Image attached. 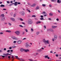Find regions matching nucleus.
I'll return each instance as SVG.
<instances>
[{
    "label": "nucleus",
    "instance_id": "f257e3e1",
    "mask_svg": "<svg viewBox=\"0 0 61 61\" xmlns=\"http://www.w3.org/2000/svg\"><path fill=\"white\" fill-rule=\"evenodd\" d=\"M28 21L26 23L28 24V25H31L33 24V21L30 19L29 18L28 19Z\"/></svg>",
    "mask_w": 61,
    "mask_h": 61
},
{
    "label": "nucleus",
    "instance_id": "f03ea898",
    "mask_svg": "<svg viewBox=\"0 0 61 61\" xmlns=\"http://www.w3.org/2000/svg\"><path fill=\"white\" fill-rule=\"evenodd\" d=\"M43 42L45 45H47V44H49V41L48 40L46 41L45 39H43Z\"/></svg>",
    "mask_w": 61,
    "mask_h": 61
},
{
    "label": "nucleus",
    "instance_id": "7ed1b4c3",
    "mask_svg": "<svg viewBox=\"0 0 61 61\" xmlns=\"http://www.w3.org/2000/svg\"><path fill=\"white\" fill-rule=\"evenodd\" d=\"M0 16L1 17H2L1 18L2 21H4V20H5V18L4 17V14H1Z\"/></svg>",
    "mask_w": 61,
    "mask_h": 61
},
{
    "label": "nucleus",
    "instance_id": "20e7f679",
    "mask_svg": "<svg viewBox=\"0 0 61 61\" xmlns=\"http://www.w3.org/2000/svg\"><path fill=\"white\" fill-rule=\"evenodd\" d=\"M42 50H44V48L43 47L41 48L40 49H38L37 50V51L38 52H40L41 51H42Z\"/></svg>",
    "mask_w": 61,
    "mask_h": 61
},
{
    "label": "nucleus",
    "instance_id": "39448f33",
    "mask_svg": "<svg viewBox=\"0 0 61 61\" xmlns=\"http://www.w3.org/2000/svg\"><path fill=\"white\" fill-rule=\"evenodd\" d=\"M11 38L14 40H18V38H17L14 36H12L11 37Z\"/></svg>",
    "mask_w": 61,
    "mask_h": 61
},
{
    "label": "nucleus",
    "instance_id": "423d86ee",
    "mask_svg": "<svg viewBox=\"0 0 61 61\" xmlns=\"http://www.w3.org/2000/svg\"><path fill=\"white\" fill-rule=\"evenodd\" d=\"M15 33L17 35H19L20 34V32L19 30H17L15 32Z\"/></svg>",
    "mask_w": 61,
    "mask_h": 61
},
{
    "label": "nucleus",
    "instance_id": "0eeeda50",
    "mask_svg": "<svg viewBox=\"0 0 61 61\" xmlns=\"http://www.w3.org/2000/svg\"><path fill=\"white\" fill-rule=\"evenodd\" d=\"M16 59H18V60H20V61H24L25 60H24L22 58H16Z\"/></svg>",
    "mask_w": 61,
    "mask_h": 61
},
{
    "label": "nucleus",
    "instance_id": "6e6552de",
    "mask_svg": "<svg viewBox=\"0 0 61 61\" xmlns=\"http://www.w3.org/2000/svg\"><path fill=\"white\" fill-rule=\"evenodd\" d=\"M57 27V26H52V28L53 29H55V28H56Z\"/></svg>",
    "mask_w": 61,
    "mask_h": 61
},
{
    "label": "nucleus",
    "instance_id": "1a4fd4ad",
    "mask_svg": "<svg viewBox=\"0 0 61 61\" xmlns=\"http://www.w3.org/2000/svg\"><path fill=\"white\" fill-rule=\"evenodd\" d=\"M10 19L11 20V21H15V19L14 18H11Z\"/></svg>",
    "mask_w": 61,
    "mask_h": 61
},
{
    "label": "nucleus",
    "instance_id": "9d476101",
    "mask_svg": "<svg viewBox=\"0 0 61 61\" xmlns=\"http://www.w3.org/2000/svg\"><path fill=\"white\" fill-rule=\"evenodd\" d=\"M54 37L55 40H56V39H57V36L56 35H54Z\"/></svg>",
    "mask_w": 61,
    "mask_h": 61
},
{
    "label": "nucleus",
    "instance_id": "9b49d317",
    "mask_svg": "<svg viewBox=\"0 0 61 61\" xmlns=\"http://www.w3.org/2000/svg\"><path fill=\"white\" fill-rule=\"evenodd\" d=\"M36 5V4L34 3L33 4V5H30L31 7H35V6Z\"/></svg>",
    "mask_w": 61,
    "mask_h": 61
},
{
    "label": "nucleus",
    "instance_id": "f8f14e48",
    "mask_svg": "<svg viewBox=\"0 0 61 61\" xmlns=\"http://www.w3.org/2000/svg\"><path fill=\"white\" fill-rule=\"evenodd\" d=\"M20 50L21 52H24V51L25 49L23 48H21L20 49Z\"/></svg>",
    "mask_w": 61,
    "mask_h": 61
},
{
    "label": "nucleus",
    "instance_id": "ddd939ff",
    "mask_svg": "<svg viewBox=\"0 0 61 61\" xmlns=\"http://www.w3.org/2000/svg\"><path fill=\"white\" fill-rule=\"evenodd\" d=\"M22 43V41H17V43L18 44H20Z\"/></svg>",
    "mask_w": 61,
    "mask_h": 61
},
{
    "label": "nucleus",
    "instance_id": "4468645a",
    "mask_svg": "<svg viewBox=\"0 0 61 61\" xmlns=\"http://www.w3.org/2000/svg\"><path fill=\"white\" fill-rule=\"evenodd\" d=\"M26 47H31V46L30 45H29V44H27L26 46H25Z\"/></svg>",
    "mask_w": 61,
    "mask_h": 61
},
{
    "label": "nucleus",
    "instance_id": "2eb2a0df",
    "mask_svg": "<svg viewBox=\"0 0 61 61\" xmlns=\"http://www.w3.org/2000/svg\"><path fill=\"white\" fill-rule=\"evenodd\" d=\"M24 51L25 52H29V50L28 49L25 50L24 49Z\"/></svg>",
    "mask_w": 61,
    "mask_h": 61
},
{
    "label": "nucleus",
    "instance_id": "dca6fc26",
    "mask_svg": "<svg viewBox=\"0 0 61 61\" xmlns=\"http://www.w3.org/2000/svg\"><path fill=\"white\" fill-rule=\"evenodd\" d=\"M15 3L16 4H18V5H20V4H21V3H20V2H15Z\"/></svg>",
    "mask_w": 61,
    "mask_h": 61
},
{
    "label": "nucleus",
    "instance_id": "f3484780",
    "mask_svg": "<svg viewBox=\"0 0 61 61\" xmlns=\"http://www.w3.org/2000/svg\"><path fill=\"white\" fill-rule=\"evenodd\" d=\"M41 22H40V21H38L36 22V24H40V23H41Z\"/></svg>",
    "mask_w": 61,
    "mask_h": 61
},
{
    "label": "nucleus",
    "instance_id": "a211bd4d",
    "mask_svg": "<svg viewBox=\"0 0 61 61\" xmlns=\"http://www.w3.org/2000/svg\"><path fill=\"white\" fill-rule=\"evenodd\" d=\"M5 5L3 4H1V5H0V7H5Z\"/></svg>",
    "mask_w": 61,
    "mask_h": 61
},
{
    "label": "nucleus",
    "instance_id": "6ab92c4d",
    "mask_svg": "<svg viewBox=\"0 0 61 61\" xmlns=\"http://www.w3.org/2000/svg\"><path fill=\"white\" fill-rule=\"evenodd\" d=\"M5 31L6 32H8V33H11V31L10 30H6Z\"/></svg>",
    "mask_w": 61,
    "mask_h": 61
},
{
    "label": "nucleus",
    "instance_id": "aec40b11",
    "mask_svg": "<svg viewBox=\"0 0 61 61\" xmlns=\"http://www.w3.org/2000/svg\"><path fill=\"white\" fill-rule=\"evenodd\" d=\"M26 11H28L29 13H30L31 12V11H30V10H28V9H26Z\"/></svg>",
    "mask_w": 61,
    "mask_h": 61
},
{
    "label": "nucleus",
    "instance_id": "412c9836",
    "mask_svg": "<svg viewBox=\"0 0 61 61\" xmlns=\"http://www.w3.org/2000/svg\"><path fill=\"white\" fill-rule=\"evenodd\" d=\"M39 9V7L37 6L36 7V10H38Z\"/></svg>",
    "mask_w": 61,
    "mask_h": 61
},
{
    "label": "nucleus",
    "instance_id": "4be33fe9",
    "mask_svg": "<svg viewBox=\"0 0 61 61\" xmlns=\"http://www.w3.org/2000/svg\"><path fill=\"white\" fill-rule=\"evenodd\" d=\"M25 13L23 11H22L21 15H25Z\"/></svg>",
    "mask_w": 61,
    "mask_h": 61
},
{
    "label": "nucleus",
    "instance_id": "5701e85b",
    "mask_svg": "<svg viewBox=\"0 0 61 61\" xmlns=\"http://www.w3.org/2000/svg\"><path fill=\"white\" fill-rule=\"evenodd\" d=\"M57 3H58L60 4L61 2L60 1V0H57Z\"/></svg>",
    "mask_w": 61,
    "mask_h": 61
},
{
    "label": "nucleus",
    "instance_id": "b1692460",
    "mask_svg": "<svg viewBox=\"0 0 61 61\" xmlns=\"http://www.w3.org/2000/svg\"><path fill=\"white\" fill-rule=\"evenodd\" d=\"M49 15H50V16H52L53 15V14L52 13H50L49 14Z\"/></svg>",
    "mask_w": 61,
    "mask_h": 61
},
{
    "label": "nucleus",
    "instance_id": "393cba45",
    "mask_svg": "<svg viewBox=\"0 0 61 61\" xmlns=\"http://www.w3.org/2000/svg\"><path fill=\"white\" fill-rule=\"evenodd\" d=\"M48 57V55L45 56V58H47V57Z\"/></svg>",
    "mask_w": 61,
    "mask_h": 61
},
{
    "label": "nucleus",
    "instance_id": "a878e982",
    "mask_svg": "<svg viewBox=\"0 0 61 61\" xmlns=\"http://www.w3.org/2000/svg\"><path fill=\"white\" fill-rule=\"evenodd\" d=\"M24 30H25V31L26 32H28V30H27V29H25Z\"/></svg>",
    "mask_w": 61,
    "mask_h": 61
},
{
    "label": "nucleus",
    "instance_id": "bb28decb",
    "mask_svg": "<svg viewBox=\"0 0 61 61\" xmlns=\"http://www.w3.org/2000/svg\"><path fill=\"white\" fill-rule=\"evenodd\" d=\"M32 17H36V16L35 15H32Z\"/></svg>",
    "mask_w": 61,
    "mask_h": 61
},
{
    "label": "nucleus",
    "instance_id": "cd10ccee",
    "mask_svg": "<svg viewBox=\"0 0 61 61\" xmlns=\"http://www.w3.org/2000/svg\"><path fill=\"white\" fill-rule=\"evenodd\" d=\"M8 24H9V25L10 26H11V25H12V24L10 22H9Z\"/></svg>",
    "mask_w": 61,
    "mask_h": 61
},
{
    "label": "nucleus",
    "instance_id": "c85d7f7f",
    "mask_svg": "<svg viewBox=\"0 0 61 61\" xmlns=\"http://www.w3.org/2000/svg\"><path fill=\"white\" fill-rule=\"evenodd\" d=\"M36 35H39V32H37L36 33Z\"/></svg>",
    "mask_w": 61,
    "mask_h": 61
},
{
    "label": "nucleus",
    "instance_id": "c756f323",
    "mask_svg": "<svg viewBox=\"0 0 61 61\" xmlns=\"http://www.w3.org/2000/svg\"><path fill=\"white\" fill-rule=\"evenodd\" d=\"M31 32H33L34 31V30L32 28H31Z\"/></svg>",
    "mask_w": 61,
    "mask_h": 61
},
{
    "label": "nucleus",
    "instance_id": "7c9ffc66",
    "mask_svg": "<svg viewBox=\"0 0 61 61\" xmlns=\"http://www.w3.org/2000/svg\"><path fill=\"white\" fill-rule=\"evenodd\" d=\"M42 5L44 7H45V6H46V5L45 4H42Z\"/></svg>",
    "mask_w": 61,
    "mask_h": 61
},
{
    "label": "nucleus",
    "instance_id": "2f4dec72",
    "mask_svg": "<svg viewBox=\"0 0 61 61\" xmlns=\"http://www.w3.org/2000/svg\"><path fill=\"white\" fill-rule=\"evenodd\" d=\"M15 4L14 3H12V4H10L9 5V6H11L12 5H13V4Z\"/></svg>",
    "mask_w": 61,
    "mask_h": 61
},
{
    "label": "nucleus",
    "instance_id": "473e14b6",
    "mask_svg": "<svg viewBox=\"0 0 61 61\" xmlns=\"http://www.w3.org/2000/svg\"><path fill=\"white\" fill-rule=\"evenodd\" d=\"M16 43V41H13V43H14V44H15Z\"/></svg>",
    "mask_w": 61,
    "mask_h": 61
},
{
    "label": "nucleus",
    "instance_id": "72a5a7b5",
    "mask_svg": "<svg viewBox=\"0 0 61 61\" xmlns=\"http://www.w3.org/2000/svg\"><path fill=\"white\" fill-rule=\"evenodd\" d=\"M16 14H14V17H15V16H16Z\"/></svg>",
    "mask_w": 61,
    "mask_h": 61
},
{
    "label": "nucleus",
    "instance_id": "f704fd0d",
    "mask_svg": "<svg viewBox=\"0 0 61 61\" xmlns=\"http://www.w3.org/2000/svg\"><path fill=\"white\" fill-rule=\"evenodd\" d=\"M28 60H29L30 61H33V60L31 59H28Z\"/></svg>",
    "mask_w": 61,
    "mask_h": 61
},
{
    "label": "nucleus",
    "instance_id": "c9c22d12",
    "mask_svg": "<svg viewBox=\"0 0 61 61\" xmlns=\"http://www.w3.org/2000/svg\"><path fill=\"white\" fill-rule=\"evenodd\" d=\"M7 4H10V2H9V1H7Z\"/></svg>",
    "mask_w": 61,
    "mask_h": 61
},
{
    "label": "nucleus",
    "instance_id": "e433bc0d",
    "mask_svg": "<svg viewBox=\"0 0 61 61\" xmlns=\"http://www.w3.org/2000/svg\"><path fill=\"white\" fill-rule=\"evenodd\" d=\"M10 15H13V12H11L10 13Z\"/></svg>",
    "mask_w": 61,
    "mask_h": 61
},
{
    "label": "nucleus",
    "instance_id": "4c0bfd02",
    "mask_svg": "<svg viewBox=\"0 0 61 61\" xmlns=\"http://www.w3.org/2000/svg\"><path fill=\"white\" fill-rule=\"evenodd\" d=\"M42 14H46V12L45 11L43 12L42 13Z\"/></svg>",
    "mask_w": 61,
    "mask_h": 61
},
{
    "label": "nucleus",
    "instance_id": "58836bf2",
    "mask_svg": "<svg viewBox=\"0 0 61 61\" xmlns=\"http://www.w3.org/2000/svg\"><path fill=\"white\" fill-rule=\"evenodd\" d=\"M19 26H20V27H23V26H22V25H20Z\"/></svg>",
    "mask_w": 61,
    "mask_h": 61
},
{
    "label": "nucleus",
    "instance_id": "ea45409f",
    "mask_svg": "<svg viewBox=\"0 0 61 61\" xmlns=\"http://www.w3.org/2000/svg\"><path fill=\"white\" fill-rule=\"evenodd\" d=\"M26 38H25L23 39H22V40H26Z\"/></svg>",
    "mask_w": 61,
    "mask_h": 61
},
{
    "label": "nucleus",
    "instance_id": "a19ab883",
    "mask_svg": "<svg viewBox=\"0 0 61 61\" xmlns=\"http://www.w3.org/2000/svg\"><path fill=\"white\" fill-rule=\"evenodd\" d=\"M14 5L15 6H16V5H17V4H15V2L14 3Z\"/></svg>",
    "mask_w": 61,
    "mask_h": 61
},
{
    "label": "nucleus",
    "instance_id": "79ce46f5",
    "mask_svg": "<svg viewBox=\"0 0 61 61\" xmlns=\"http://www.w3.org/2000/svg\"><path fill=\"white\" fill-rule=\"evenodd\" d=\"M16 47V46H12V47L13 48H15V47Z\"/></svg>",
    "mask_w": 61,
    "mask_h": 61
},
{
    "label": "nucleus",
    "instance_id": "37998d69",
    "mask_svg": "<svg viewBox=\"0 0 61 61\" xmlns=\"http://www.w3.org/2000/svg\"><path fill=\"white\" fill-rule=\"evenodd\" d=\"M20 20H21V21H23V19H22L21 18H20Z\"/></svg>",
    "mask_w": 61,
    "mask_h": 61
},
{
    "label": "nucleus",
    "instance_id": "c03bdc74",
    "mask_svg": "<svg viewBox=\"0 0 61 61\" xmlns=\"http://www.w3.org/2000/svg\"><path fill=\"white\" fill-rule=\"evenodd\" d=\"M50 30L51 32H53V30L52 29H51Z\"/></svg>",
    "mask_w": 61,
    "mask_h": 61
},
{
    "label": "nucleus",
    "instance_id": "a18cd8bd",
    "mask_svg": "<svg viewBox=\"0 0 61 61\" xmlns=\"http://www.w3.org/2000/svg\"><path fill=\"white\" fill-rule=\"evenodd\" d=\"M0 56H2V57H3V58H4V57H5V56L1 55Z\"/></svg>",
    "mask_w": 61,
    "mask_h": 61
},
{
    "label": "nucleus",
    "instance_id": "49530a36",
    "mask_svg": "<svg viewBox=\"0 0 61 61\" xmlns=\"http://www.w3.org/2000/svg\"><path fill=\"white\" fill-rule=\"evenodd\" d=\"M41 20H44V19L43 18H40Z\"/></svg>",
    "mask_w": 61,
    "mask_h": 61
},
{
    "label": "nucleus",
    "instance_id": "de8ad7c7",
    "mask_svg": "<svg viewBox=\"0 0 61 61\" xmlns=\"http://www.w3.org/2000/svg\"><path fill=\"white\" fill-rule=\"evenodd\" d=\"M12 48L11 47H10L9 48V49H12Z\"/></svg>",
    "mask_w": 61,
    "mask_h": 61
},
{
    "label": "nucleus",
    "instance_id": "09e8293b",
    "mask_svg": "<svg viewBox=\"0 0 61 61\" xmlns=\"http://www.w3.org/2000/svg\"><path fill=\"white\" fill-rule=\"evenodd\" d=\"M50 29H47V31H50Z\"/></svg>",
    "mask_w": 61,
    "mask_h": 61
},
{
    "label": "nucleus",
    "instance_id": "8fccbe9b",
    "mask_svg": "<svg viewBox=\"0 0 61 61\" xmlns=\"http://www.w3.org/2000/svg\"><path fill=\"white\" fill-rule=\"evenodd\" d=\"M52 40L53 41H54V40H55L54 39V38H52Z\"/></svg>",
    "mask_w": 61,
    "mask_h": 61
},
{
    "label": "nucleus",
    "instance_id": "3c124183",
    "mask_svg": "<svg viewBox=\"0 0 61 61\" xmlns=\"http://www.w3.org/2000/svg\"><path fill=\"white\" fill-rule=\"evenodd\" d=\"M6 50V48H4V51H5Z\"/></svg>",
    "mask_w": 61,
    "mask_h": 61
},
{
    "label": "nucleus",
    "instance_id": "603ef678",
    "mask_svg": "<svg viewBox=\"0 0 61 61\" xmlns=\"http://www.w3.org/2000/svg\"><path fill=\"white\" fill-rule=\"evenodd\" d=\"M56 56L57 57H58V54L56 55Z\"/></svg>",
    "mask_w": 61,
    "mask_h": 61
},
{
    "label": "nucleus",
    "instance_id": "864d4df0",
    "mask_svg": "<svg viewBox=\"0 0 61 61\" xmlns=\"http://www.w3.org/2000/svg\"><path fill=\"white\" fill-rule=\"evenodd\" d=\"M58 12L59 13H60V11L59 10H58Z\"/></svg>",
    "mask_w": 61,
    "mask_h": 61
},
{
    "label": "nucleus",
    "instance_id": "5fc2aeb1",
    "mask_svg": "<svg viewBox=\"0 0 61 61\" xmlns=\"http://www.w3.org/2000/svg\"><path fill=\"white\" fill-rule=\"evenodd\" d=\"M28 5H30V3H28Z\"/></svg>",
    "mask_w": 61,
    "mask_h": 61
},
{
    "label": "nucleus",
    "instance_id": "6e6d98bb",
    "mask_svg": "<svg viewBox=\"0 0 61 61\" xmlns=\"http://www.w3.org/2000/svg\"><path fill=\"white\" fill-rule=\"evenodd\" d=\"M10 51V50H8L7 51V52H9Z\"/></svg>",
    "mask_w": 61,
    "mask_h": 61
},
{
    "label": "nucleus",
    "instance_id": "4d7b16f0",
    "mask_svg": "<svg viewBox=\"0 0 61 61\" xmlns=\"http://www.w3.org/2000/svg\"><path fill=\"white\" fill-rule=\"evenodd\" d=\"M3 10H4L5 11V10H6V9H3Z\"/></svg>",
    "mask_w": 61,
    "mask_h": 61
},
{
    "label": "nucleus",
    "instance_id": "13d9d810",
    "mask_svg": "<svg viewBox=\"0 0 61 61\" xmlns=\"http://www.w3.org/2000/svg\"><path fill=\"white\" fill-rule=\"evenodd\" d=\"M8 58H11V57L9 56H8Z\"/></svg>",
    "mask_w": 61,
    "mask_h": 61
},
{
    "label": "nucleus",
    "instance_id": "bf43d9fd",
    "mask_svg": "<svg viewBox=\"0 0 61 61\" xmlns=\"http://www.w3.org/2000/svg\"><path fill=\"white\" fill-rule=\"evenodd\" d=\"M0 34L2 35V34H3V32H0Z\"/></svg>",
    "mask_w": 61,
    "mask_h": 61
},
{
    "label": "nucleus",
    "instance_id": "052dcab7",
    "mask_svg": "<svg viewBox=\"0 0 61 61\" xmlns=\"http://www.w3.org/2000/svg\"><path fill=\"white\" fill-rule=\"evenodd\" d=\"M22 24L23 25H25V23L24 22H22Z\"/></svg>",
    "mask_w": 61,
    "mask_h": 61
},
{
    "label": "nucleus",
    "instance_id": "680f3d73",
    "mask_svg": "<svg viewBox=\"0 0 61 61\" xmlns=\"http://www.w3.org/2000/svg\"><path fill=\"white\" fill-rule=\"evenodd\" d=\"M22 12H19V13L20 14H21V15H22Z\"/></svg>",
    "mask_w": 61,
    "mask_h": 61
},
{
    "label": "nucleus",
    "instance_id": "e2e57ef3",
    "mask_svg": "<svg viewBox=\"0 0 61 61\" xmlns=\"http://www.w3.org/2000/svg\"><path fill=\"white\" fill-rule=\"evenodd\" d=\"M2 50H0V53H2Z\"/></svg>",
    "mask_w": 61,
    "mask_h": 61
},
{
    "label": "nucleus",
    "instance_id": "0e129e2a",
    "mask_svg": "<svg viewBox=\"0 0 61 61\" xmlns=\"http://www.w3.org/2000/svg\"><path fill=\"white\" fill-rule=\"evenodd\" d=\"M4 24H5V25H6V24H7V23L6 22H5Z\"/></svg>",
    "mask_w": 61,
    "mask_h": 61
},
{
    "label": "nucleus",
    "instance_id": "69168bd1",
    "mask_svg": "<svg viewBox=\"0 0 61 61\" xmlns=\"http://www.w3.org/2000/svg\"><path fill=\"white\" fill-rule=\"evenodd\" d=\"M25 34V32H23L22 33V35H24Z\"/></svg>",
    "mask_w": 61,
    "mask_h": 61
},
{
    "label": "nucleus",
    "instance_id": "338daca9",
    "mask_svg": "<svg viewBox=\"0 0 61 61\" xmlns=\"http://www.w3.org/2000/svg\"><path fill=\"white\" fill-rule=\"evenodd\" d=\"M56 20L57 21H58V20H59V19H58V18H57V19H56Z\"/></svg>",
    "mask_w": 61,
    "mask_h": 61
},
{
    "label": "nucleus",
    "instance_id": "774afa93",
    "mask_svg": "<svg viewBox=\"0 0 61 61\" xmlns=\"http://www.w3.org/2000/svg\"><path fill=\"white\" fill-rule=\"evenodd\" d=\"M41 18H43V16L41 15Z\"/></svg>",
    "mask_w": 61,
    "mask_h": 61
}]
</instances>
